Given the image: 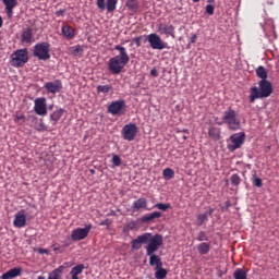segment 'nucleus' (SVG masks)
Returning a JSON list of instances; mask_svg holds the SVG:
<instances>
[{"mask_svg":"<svg viewBox=\"0 0 279 279\" xmlns=\"http://www.w3.org/2000/svg\"><path fill=\"white\" fill-rule=\"evenodd\" d=\"M163 239L160 234H151L146 232L144 234L137 235V239L131 241L132 250L138 251L143 245L146 250V256H149V265L159 269L162 267V259L160 256L156 255V252L162 247Z\"/></svg>","mask_w":279,"mask_h":279,"instance_id":"nucleus-1","label":"nucleus"},{"mask_svg":"<svg viewBox=\"0 0 279 279\" xmlns=\"http://www.w3.org/2000/svg\"><path fill=\"white\" fill-rule=\"evenodd\" d=\"M114 50L120 53L111 59L108 62V71L112 75H120L123 72V69L130 63V54H128V49L121 45H116Z\"/></svg>","mask_w":279,"mask_h":279,"instance_id":"nucleus-2","label":"nucleus"},{"mask_svg":"<svg viewBox=\"0 0 279 279\" xmlns=\"http://www.w3.org/2000/svg\"><path fill=\"white\" fill-rule=\"evenodd\" d=\"M258 87H251L250 104H254L256 99H265L271 97L274 93V85L268 80H260Z\"/></svg>","mask_w":279,"mask_h":279,"instance_id":"nucleus-3","label":"nucleus"},{"mask_svg":"<svg viewBox=\"0 0 279 279\" xmlns=\"http://www.w3.org/2000/svg\"><path fill=\"white\" fill-rule=\"evenodd\" d=\"M223 123H226L228 129L233 132L241 130V119H239V113L232 108H229L223 112L222 122H217L218 125H223Z\"/></svg>","mask_w":279,"mask_h":279,"instance_id":"nucleus-4","label":"nucleus"},{"mask_svg":"<svg viewBox=\"0 0 279 279\" xmlns=\"http://www.w3.org/2000/svg\"><path fill=\"white\" fill-rule=\"evenodd\" d=\"M29 62V51L27 48L17 49L11 54L10 64L14 69H21Z\"/></svg>","mask_w":279,"mask_h":279,"instance_id":"nucleus-5","label":"nucleus"},{"mask_svg":"<svg viewBox=\"0 0 279 279\" xmlns=\"http://www.w3.org/2000/svg\"><path fill=\"white\" fill-rule=\"evenodd\" d=\"M51 45L47 41L38 43L33 47V56L34 58H38L39 60H50L51 59Z\"/></svg>","mask_w":279,"mask_h":279,"instance_id":"nucleus-6","label":"nucleus"},{"mask_svg":"<svg viewBox=\"0 0 279 279\" xmlns=\"http://www.w3.org/2000/svg\"><path fill=\"white\" fill-rule=\"evenodd\" d=\"M231 144H228L229 151H236V149H241L243 143H245V133L239 132L234 133L230 136Z\"/></svg>","mask_w":279,"mask_h":279,"instance_id":"nucleus-7","label":"nucleus"},{"mask_svg":"<svg viewBox=\"0 0 279 279\" xmlns=\"http://www.w3.org/2000/svg\"><path fill=\"white\" fill-rule=\"evenodd\" d=\"M107 111L109 114H112L113 117H121V114H125V100L120 99L112 101L108 108Z\"/></svg>","mask_w":279,"mask_h":279,"instance_id":"nucleus-8","label":"nucleus"},{"mask_svg":"<svg viewBox=\"0 0 279 279\" xmlns=\"http://www.w3.org/2000/svg\"><path fill=\"white\" fill-rule=\"evenodd\" d=\"M137 134L138 126L135 123L125 124L122 129V137L124 141H129V143H132V141L136 138Z\"/></svg>","mask_w":279,"mask_h":279,"instance_id":"nucleus-9","label":"nucleus"},{"mask_svg":"<svg viewBox=\"0 0 279 279\" xmlns=\"http://www.w3.org/2000/svg\"><path fill=\"white\" fill-rule=\"evenodd\" d=\"M147 41L151 49H156L158 51H162V49H167V43L162 41L160 35L156 33H151L147 36Z\"/></svg>","mask_w":279,"mask_h":279,"instance_id":"nucleus-10","label":"nucleus"},{"mask_svg":"<svg viewBox=\"0 0 279 279\" xmlns=\"http://www.w3.org/2000/svg\"><path fill=\"white\" fill-rule=\"evenodd\" d=\"M93 230V225H86L85 228H76L72 231L71 239L72 241H84Z\"/></svg>","mask_w":279,"mask_h":279,"instance_id":"nucleus-11","label":"nucleus"},{"mask_svg":"<svg viewBox=\"0 0 279 279\" xmlns=\"http://www.w3.org/2000/svg\"><path fill=\"white\" fill-rule=\"evenodd\" d=\"M34 112L38 117H46L47 114V98L39 97L34 100Z\"/></svg>","mask_w":279,"mask_h":279,"instance_id":"nucleus-12","label":"nucleus"},{"mask_svg":"<svg viewBox=\"0 0 279 279\" xmlns=\"http://www.w3.org/2000/svg\"><path fill=\"white\" fill-rule=\"evenodd\" d=\"M44 88L47 89L48 93H51V95H58V93H62V81L54 80L52 82H47L45 83Z\"/></svg>","mask_w":279,"mask_h":279,"instance_id":"nucleus-13","label":"nucleus"},{"mask_svg":"<svg viewBox=\"0 0 279 279\" xmlns=\"http://www.w3.org/2000/svg\"><path fill=\"white\" fill-rule=\"evenodd\" d=\"M117 3H119V0H107V4L106 0L96 1L98 10L104 11L107 8V12H114V10H117Z\"/></svg>","mask_w":279,"mask_h":279,"instance_id":"nucleus-14","label":"nucleus"},{"mask_svg":"<svg viewBox=\"0 0 279 279\" xmlns=\"http://www.w3.org/2000/svg\"><path fill=\"white\" fill-rule=\"evenodd\" d=\"M157 32L159 34H163L165 36H171L172 38H175V27L171 24L167 23H159L157 25Z\"/></svg>","mask_w":279,"mask_h":279,"instance_id":"nucleus-15","label":"nucleus"},{"mask_svg":"<svg viewBox=\"0 0 279 279\" xmlns=\"http://www.w3.org/2000/svg\"><path fill=\"white\" fill-rule=\"evenodd\" d=\"M21 43L23 45H32V43H34V29H32V27L23 29L21 35Z\"/></svg>","mask_w":279,"mask_h":279,"instance_id":"nucleus-16","label":"nucleus"},{"mask_svg":"<svg viewBox=\"0 0 279 279\" xmlns=\"http://www.w3.org/2000/svg\"><path fill=\"white\" fill-rule=\"evenodd\" d=\"M13 226L14 228H25V226H27V216H25V210H21L15 214Z\"/></svg>","mask_w":279,"mask_h":279,"instance_id":"nucleus-17","label":"nucleus"},{"mask_svg":"<svg viewBox=\"0 0 279 279\" xmlns=\"http://www.w3.org/2000/svg\"><path fill=\"white\" fill-rule=\"evenodd\" d=\"M2 2L5 5L7 15L9 16V19H12V16H14V9L16 8V5H19V1L17 0H2Z\"/></svg>","mask_w":279,"mask_h":279,"instance_id":"nucleus-18","label":"nucleus"},{"mask_svg":"<svg viewBox=\"0 0 279 279\" xmlns=\"http://www.w3.org/2000/svg\"><path fill=\"white\" fill-rule=\"evenodd\" d=\"M21 274H23V269L20 267H15L10 269L9 271L4 272L1 276V279H14V278H19V276H21Z\"/></svg>","mask_w":279,"mask_h":279,"instance_id":"nucleus-19","label":"nucleus"},{"mask_svg":"<svg viewBox=\"0 0 279 279\" xmlns=\"http://www.w3.org/2000/svg\"><path fill=\"white\" fill-rule=\"evenodd\" d=\"M213 213H215V209L213 207H209L207 211L204 214H199L197 216V226H204L206 221H208V217H211Z\"/></svg>","mask_w":279,"mask_h":279,"instance_id":"nucleus-20","label":"nucleus"},{"mask_svg":"<svg viewBox=\"0 0 279 279\" xmlns=\"http://www.w3.org/2000/svg\"><path fill=\"white\" fill-rule=\"evenodd\" d=\"M85 269L86 266L84 264H77L74 266L70 271L71 279H80L78 276L83 274Z\"/></svg>","mask_w":279,"mask_h":279,"instance_id":"nucleus-21","label":"nucleus"},{"mask_svg":"<svg viewBox=\"0 0 279 279\" xmlns=\"http://www.w3.org/2000/svg\"><path fill=\"white\" fill-rule=\"evenodd\" d=\"M208 136L211 141H221V129L217 126H210L208 130Z\"/></svg>","mask_w":279,"mask_h":279,"instance_id":"nucleus-22","label":"nucleus"},{"mask_svg":"<svg viewBox=\"0 0 279 279\" xmlns=\"http://www.w3.org/2000/svg\"><path fill=\"white\" fill-rule=\"evenodd\" d=\"M61 32L69 40H73V38H75V28L71 27L70 25H63Z\"/></svg>","mask_w":279,"mask_h":279,"instance_id":"nucleus-23","label":"nucleus"},{"mask_svg":"<svg viewBox=\"0 0 279 279\" xmlns=\"http://www.w3.org/2000/svg\"><path fill=\"white\" fill-rule=\"evenodd\" d=\"M197 252L201 254V256H206V254L210 253V243L208 242H201L197 244Z\"/></svg>","mask_w":279,"mask_h":279,"instance_id":"nucleus-24","label":"nucleus"},{"mask_svg":"<svg viewBox=\"0 0 279 279\" xmlns=\"http://www.w3.org/2000/svg\"><path fill=\"white\" fill-rule=\"evenodd\" d=\"M162 217V213L160 211H154L151 214H147L142 217L143 223H149V221H154V219H160Z\"/></svg>","mask_w":279,"mask_h":279,"instance_id":"nucleus-25","label":"nucleus"},{"mask_svg":"<svg viewBox=\"0 0 279 279\" xmlns=\"http://www.w3.org/2000/svg\"><path fill=\"white\" fill-rule=\"evenodd\" d=\"M62 114H64V109H57L50 114V121L52 122V125H58V121L62 119Z\"/></svg>","mask_w":279,"mask_h":279,"instance_id":"nucleus-26","label":"nucleus"},{"mask_svg":"<svg viewBox=\"0 0 279 279\" xmlns=\"http://www.w3.org/2000/svg\"><path fill=\"white\" fill-rule=\"evenodd\" d=\"M132 208L136 213L143 208H147V199L143 197L138 198L137 201L133 202Z\"/></svg>","mask_w":279,"mask_h":279,"instance_id":"nucleus-27","label":"nucleus"},{"mask_svg":"<svg viewBox=\"0 0 279 279\" xmlns=\"http://www.w3.org/2000/svg\"><path fill=\"white\" fill-rule=\"evenodd\" d=\"M167 274H169L167 271V269L159 267V268H155V278L156 279H166L167 278Z\"/></svg>","mask_w":279,"mask_h":279,"instance_id":"nucleus-28","label":"nucleus"},{"mask_svg":"<svg viewBox=\"0 0 279 279\" xmlns=\"http://www.w3.org/2000/svg\"><path fill=\"white\" fill-rule=\"evenodd\" d=\"M233 278L234 279H247V271H245V269H243V268H238L233 272Z\"/></svg>","mask_w":279,"mask_h":279,"instance_id":"nucleus-29","label":"nucleus"},{"mask_svg":"<svg viewBox=\"0 0 279 279\" xmlns=\"http://www.w3.org/2000/svg\"><path fill=\"white\" fill-rule=\"evenodd\" d=\"M62 271H64V266H59L57 269L49 274L48 279H61L60 274H62Z\"/></svg>","mask_w":279,"mask_h":279,"instance_id":"nucleus-30","label":"nucleus"},{"mask_svg":"<svg viewBox=\"0 0 279 279\" xmlns=\"http://www.w3.org/2000/svg\"><path fill=\"white\" fill-rule=\"evenodd\" d=\"M256 75H257V77H259L262 80H267V70L265 69V66L259 65L256 69Z\"/></svg>","mask_w":279,"mask_h":279,"instance_id":"nucleus-31","label":"nucleus"},{"mask_svg":"<svg viewBox=\"0 0 279 279\" xmlns=\"http://www.w3.org/2000/svg\"><path fill=\"white\" fill-rule=\"evenodd\" d=\"M162 175H163L165 180H171L175 175V172L171 168H166L162 171Z\"/></svg>","mask_w":279,"mask_h":279,"instance_id":"nucleus-32","label":"nucleus"},{"mask_svg":"<svg viewBox=\"0 0 279 279\" xmlns=\"http://www.w3.org/2000/svg\"><path fill=\"white\" fill-rule=\"evenodd\" d=\"M230 182H231L232 186H239L241 184V182H243V180L241 179V175L234 173L231 175Z\"/></svg>","mask_w":279,"mask_h":279,"instance_id":"nucleus-33","label":"nucleus"},{"mask_svg":"<svg viewBox=\"0 0 279 279\" xmlns=\"http://www.w3.org/2000/svg\"><path fill=\"white\" fill-rule=\"evenodd\" d=\"M126 8H129L131 10V12H136V10H138V1L128 0Z\"/></svg>","mask_w":279,"mask_h":279,"instance_id":"nucleus-34","label":"nucleus"},{"mask_svg":"<svg viewBox=\"0 0 279 279\" xmlns=\"http://www.w3.org/2000/svg\"><path fill=\"white\" fill-rule=\"evenodd\" d=\"M252 182H253V186H256L257 189L263 187V179L258 178V175L253 174Z\"/></svg>","mask_w":279,"mask_h":279,"instance_id":"nucleus-35","label":"nucleus"},{"mask_svg":"<svg viewBox=\"0 0 279 279\" xmlns=\"http://www.w3.org/2000/svg\"><path fill=\"white\" fill-rule=\"evenodd\" d=\"M97 93H110V90H112V85H98L97 87Z\"/></svg>","mask_w":279,"mask_h":279,"instance_id":"nucleus-36","label":"nucleus"},{"mask_svg":"<svg viewBox=\"0 0 279 279\" xmlns=\"http://www.w3.org/2000/svg\"><path fill=\"white\" fill-rule=\"evenodd\" d=\"M14 121L17 123V125H23V123H25V114L16 113Z\"/></svg>","mask_w":279,"mask_h":279,"instance_id":"nucleus-37","label":"nucleus"},{"mask_svg":"<svg viewBox=\"0 0 279 279\" xmlns=\"http://www.w3.org/2000/svg\"><path fill=\"white\" fill-rule=\"evenodd\" d=\"M155 208H158V210H169V208H171V205L170 204H165V203H157L155 205Z\"/></svg>","mask_w":279,"mask_h":279,"instance_id":"nucleus-38","label":"nucleus"},{"mask_svg":"<svg viewBox=\"0 0 279 279\" xmlns=\"http://www.w3.org/2000/svg\"><path fill=\"white\" fill-rule=\"evenodd\" d=\"M197 241H199V243H204V241H208V235L206 234V231L198 232Z\"/></svg>","mask_w":279,"mask_h":279,"instance_id":"nucleus-39","label":"nucleus"},{"mask_svg":"<svg viewBox=\"0 0 279 279\" xmlns=\"http://www.w3.org/2000/svg\"><path fill=\"white\" fill-rule=\"evenodd\" d=\"M111 162L114 167H121V157H119V155H113Z\"/></svg>","mask_w":279,"mask_h":279,"instance_id":"nucleus-40","label":"nucleus"},{"mask_svg":"<svg viewBox=\"0 0 279 279\" xmlns=\"http://www.w3.org/2000/svg\"><path fill=\"white\" fill-rule=\"evenodd\" d=\"M206 14H208L209 16H213V14H215V5L207 4L206 5Z\"/></svg>","mask_w":279,"mask_h":279,"instance_id":"nucleus-41","label":"nucleus"},{"mask_svg":"<svg viewBox=\"0 0 279 279\" xmlns=\"http://www.w3.org/2000/svg\"><path fill=\"white\" fill-rule=\"evenodd\" d=\"M136 226H138V223H136V221L132 220L126 223V230H136Z\"/></svg>","mask_w":279,"mask_h":279,"instance_id":"nucleus-42","label":"nucleus"},{"mask_svg":"<svg viewBox=\"0 0 279 279\" xmlns=\"http://www.w3.org/2000/svg\"><path fill=\"white\" fill-rule=\"evenodd\" d=\"M35 130H37V132H45V130H47V125H45V122L41 121L40 124L35 128Z\"/></svg>","mask_w":279,"mask_h":279,"instance_id":"nucleus-43","label":"nucleus"},{"mask_svg":"<svg viewBox=\"0 0 279 279\" xmlns=\"http://www.w3.org/2000/svg\"><path fill=\"white\" fill-rule=\"evenodd\" d=\"M133 40H134L136 47H141V40H143V37L138 36V37H135Z\"/></svg>","mask_w":279,"mask_h":279,"instance_id":"nucleus-44","label":"nucleus"},{"mask_svg":"<svg viewBox=\"0 0 279 279\" xmlns=\"http://www.w3.org/2000/svg\"><path fill=\"white\" fill-rule=\"evenodd\" d=\"M150 75H151V77H158V70L156 68H153L150 70Z\"/></svg>","mask_w":279,"mask_h":279,"instance_id":"nucleus-45","label":"nucleus"},{"mask_svg":"<svg viewBox=\"0 0 279 279\" xmlns=\"http://www.w3.org/2000/svg\"><path fill=\"white\" fill-rule=\"evenodd\" d=\"M190 43H191L192 45H195V43H197V34H193V35H192V37H191V39H190Z\"/></svg>","mask_w":279,"mask_h":279,"instance_id":"nucleus-46","label":"nucleus"},{"mask_svg":"<svg viewBox=\"0 0 279 279\" xmlns=\"http://www.w3.org/2000/svg\"><path fill=\"white\" fill-rule=\"evenodd\" d=\"M38 254H49V251L47 248H38Z\"/></svg>","mask_w":279,"mask_h":279,"instance_id":"nucleus-47","label":"nucleus"},{"mask_svg":"<svg viewBox=\"0 0 279 279\" xmlns=\"http://www.w3.org/2000/svg\"><path fill=\"white\" fill-rule=\"evenodd\" d=\"M74 51L75 53H80V51H83L82 46H75Z\"/></svg>","mask_w":279,"mask_h":279,"instance_id":"nucleus-48","label":"nucleus"},{"mask_svg":"<svg viewBox=\"0 0 279 279\" xmlns=\"http://www.w3.org/2000/svg\"><path fill=\"white\" fill-rule=\"evenodd\" d=\"M64 10H59L56 12V16H62L64 14Z\"/></svg>","mask_w":279,"mask_h":279,"instance_id":"nucleus-49","label":"nucleus"},{"mask_svg":"<svg viewBox=\"0 0 279 279\" xmlns=\"http://www.w3.org/2000/svg\"><path fill=\"white\" fill-rule=\"evenodd\" d=\"M230 206H232V204L230 203V201H227V202L225 203V208H226V210H228V208H230Z\"/></svg>","mask_w":279,"mask_h":279,"instance_id":"nucleus-50","label":"nucleus"},{"mask_svg":"<svg viewBox=\"0 0 279 279\" xmlns=\"http://www.w3.org/2000/svg\"><path fill=\"white\" fill-rule=\"evenodd\" d=\"M0 27H3V17L0 15Z\"/></svg>","mask_w":279,"mask_h":279,"instance_id":"nucleus-51","label":"nucleus"},{"mask_svg":"<svg viewBox=\"0 0 279 279\" xmlns=\"http://www.w3.org/2000/svg\"><path fill=\"white\" fill-rule=\"evenodd\" d=\"M207 3H215V0H207Z\"/></svg>","mask_w":279,"mask_h":279,"instance_id":"nucleus-52","label":"nucleus"},{"mask_svg":"<svg viewBox=\"0 0 279 279\" xmlns=\"http://www.w3.org/2000/svg\"><path fill=\"white\" fill-rule=\"evenodd\" d=\"M106 223H108V219L105 220V221L101 223V226H106Z\"/></svg>","mask_w":279,"mask_h":279,"instance_id":"nucleus-53","label":"nucleus"},{"mask_svg":"<svg viewBox=\"0 0 279 279\" xmlns=\"http://www.w3.org/2000/svg\"><path fill=\"white\" fill-rule=\"evenodd\" d=\"M193 3H199V0H192Z\"/></svg>","mask_w":279,"mask_h":279,"instance_id":"nucleus-54","label":"nucleus"},{"mask_svg":"<svg viewBox=\"0 0 279 279\" xmlns=\"http://www.w3.org/2000/svg\"><path fill=\"white\" fill-rule=\"evenodd\" d=\"M90 173H93V174H94V173H95V169H90Z\"/></svg>","mask_w":279,"mask_h":279,"instance_id":"nucleus-55","label":"nucleus"},{"mask_svg":"<svg viewBox=\"0 0 279 279\" xmlns=\"http://www.w3.org/2000/svg\"><path fill=\"white\" fill-rule=\"evenodd\" d=\"M58 250H59L58 247H53V251H54V252H58Z\"/></svg>","mask_w":279,"mask_h":279,"instance_id":"nucleus-56","label":"nucleus"},{"mask_svg":"<svg viewBox=\"0 0 279 279\" xmlns=\"http://www.w3.org/2000/svg\"><path fill=\"white\" fill-rule=\"evenodd\" d=\"M37 279H45V277H43V276H39Z\"/></svg>","mask_w":279,"mask_h":279,"instance_id":"nucleus-57","label":"nucleus"},{"mask_svg":"<svg viewBox=\"0 0 279 279\" xmlns=\"http://www.w3.org/2000/svg\"><path fill=\"white\" fill-rule=\"evenodd\" d=\"M110 215H112V216H114V215H117L114 211H111V214Z\"/></svg>","mask_w":279,"mask_h":279,"instance_id":"nucleus-58","label":"nucleus"},{"mask_svg":"<svg viewBox=\"0 0 279 279\" xmlns=\"http://www.w3.org/2000/svg\"><path fill=\"white\" fill-rule=\"evenodd\" d=\"M183 138H184V141H186V136H184Z\"/></svg>","mask_w":279,"mask_h":279,"instance_id":"nucleus-59","label":"nucleus"}]
</instances>
